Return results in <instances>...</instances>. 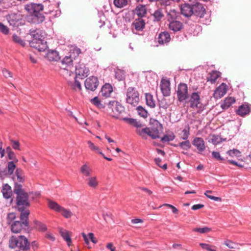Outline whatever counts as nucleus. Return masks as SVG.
Listing matches in <instances>:
<instances>
[{
  "label": "nucleus",
  "mask_w": 251,
  "mask_h": 251,
  "mask_svg": "<svg viewBox=\"0 0 251 251\" xmlns=\"http://www.w3.org/2000/svg\"><path fill=\"white\" fill-rule=\"evenodd\" d=\"M81 53L80 49L75 46L70 48L69 55L66 56L61 61V68L63 74L66 77L71 75V73L74 72V61L77 60L79 54Z\"/></svg>",
  "instance_id": "nucleus-1"
},
{
  "label": "nucleus",
  "mask_w": 251,
  "mask_h": 251,
  "mask_svg": "<svg viewBox=\"0 0 251 251\" xmlns=\"http://www.w3.org/2000/svg\"><path fill=\"white\" fill-rule=\"evenodd\" d=\"M180 12L182 15L187 18L194 15L202 18L206 14V10L203 5L198 2L193 4L188 3L181 4Z\"/></svg>",
  "instance_id": "nucleus-2"
},
{
  "label": "nucleus",
  "mask_w": 251,
  "mask_h": 251,
  "mask_svg": "<svg viewBox=\"0 0 251 251\" xmlns=\"http://www.w3.org/2000/svg\"><path fill=\"white\" fill-rule=\"evenodd\" d=\"M151 127L137 129L136 130V133L142 138H145L146 135L153 139L159 138L160 134L162 132V125L155 120L151 121Z\"/></svg>",
  "instance_id": "nucleus-3"
},
{
  "label": "nucleus",
  "mask_w": 251,
  "mask_h": 251,
  "mask_svg": "<svg viewBox=\"0 0 251 251\" xmlns=\"http://www.w3.org/2000/svg\"><path fill=\"white\" fill-rule=\"evenodd\" d=\"M30 35L32 40L29 44L31 47L39 51H44L47 48V42L43 40V32L39 29L30 31Z\"/></svg>",
  "instance_id": "nucleus-4"
},
{
  "label": "nucleus",
  "mask_w": 251,
  "mask_h": 251,
  "mask_svg": "<svg viewBox=\"0 0 251 251\" xmlns=\"http://www.w3.org/2000/svg\"><path fill=\"white\" fill-rule=\"evenodd\" d=\"M9 247L11 249H19L22 251H30V244L25 236H12L9 240Z\"/></svg>",
  "instance_id": "nucleus-5"
},
{
  "label": "nucleus",
  "mask_w": 251,
  "mask_h": 251,
  "mask_svg": "<svg viewBox=\"0 0 251 251\" xmlns=\"http://www.w3.org/2000/svg\"><path fill=\"white\" fill-rule=\"evenodd\" d=\"M29 211L25 210L21 212L20 219L21 221H15L11 225V229L12 232L14 233H19L23 230H26L28 227V215Z\"/></svg>",
  "instance_id": "nucleus-6"
},
{
  "label": "nucleus",
  "mask_w": 251,
  "mask_h": 251,
  "mask_svg": "<svg viewBox=\"0 0 251 251\" xmlns=\"http://www.w3.org/2000/svg\"><path fill=\"white\" fill-rule=\"evenodd\" d=\"M14 193L17 194V203L18 210L22 212L25 211L24 207L28 206V195L22 189V186L17 185L14 188Z\"/></svg>",
  "instance_id": "nucleus-7"
},
{
  "label": "nucleus",
  "mask_w": 251,
  "mask_h": 251,
  "mask_svg": "<svg viewBox=\"0 0 251 251\" xmlns=\"http://www.w3.org/2000/svg\"><path fill=\"white\" fill-rule=\"evenodd\" d=\"M126 102L131 106H136L139 103L140 98L138 92L133 87H129L126 93Z\"/></svg>",
  "instance_id": "nucleus-8"
},
{
  "label": "nucleus",
  "mask_w": 251,
  "mask_h": 251,
  "mask_svg": "<svg viewBox=\"0 0 251 251\" xmlns=\"http://www.w3.org/2000/svg\"><path fill=\"white\" fill-rule=\"evenodd\" d=\"M74 67V72L75 71V76H79L81 78L88 75L89 70L86 67L85 65L79 61Z\"/></svg>",
  "instance_id": "nucleus-9"
},
{
  "label": "nucleus",
  "mask_w": 251,
  "mask_h": 251,
  "mask_svg": "<svg viewBox=\"0 0 251 251\" xmlns=\"http://www.w3.org/2000/svg\"><path fill=\"white\" fill-rule=\"evenodd\" d=\"M108 106L112 111L110 115L115 118H118L119 115L124 111V107L116 101H110Z\"/></svg>",
  "instance_id": "nucleus-10"
},
{
  "label": "nucleus",
  "mask_w": 251,
  "mask_h": 251,
  "mask_svg": "<svg viewBox=\"0 0 251 251\" xmlns=\"http://www.w3.org/2000/svg\"><path fill=\"white\" fill-rule=\"evenodd\" d=\"M25 10L30 14L38 16V14L44 9V6L42 4L30 3L25 6Z\"/></svg>",
  "instance_id": "nucleus-11"
},
{
  "label": "nucleus",
  "mask_w": 251,
  "mask_h": 251,
  "mask_svg": "<svg viewBox=\"0 0 251 251\" xmlns=\"http://www.w3.org/2000/svg\"><path fill=\"white\" fill-rule=\"evenodd\" d=\"M177 97L178 100L183 101L188 98V87L185 83H180L177 88Z\"/></svg>",
  "instance_id": "nucleus-12"
},
{
  "label": "nucleus",
  "mask_w": 251,
  "mask_h": 251,
  "mask_svg": "<svg viewBox=\"0 0 251 251\" xmlns=\"http://www.w3.org/2000/svg\"><path fill=\"white\" fill-rule=\"evenodd\" d=\"M71 76L68 77L65 76L68 80V85L72 89L75 91H76L77 90L80 91L81 90V84L76 80V76H75L74 72H73V74L71 73Z\"/></svg>",
  "instance_id": "nucleus-13"
},
{
  "label": "nucleus",
  "mask_w": 251,
  "mask_h": 251,
  "mask_svg": "<svg viewBox=\"0 0 251 251\" xmlns=\"http://www.w3.org/2000/svg\"><path fill=\"white\" fill-rule=\"evenodd\" d=\"M98 85V79L96 76H90L87 78L85 81V86L88 90L94 91L97 89Z\"/></svg>",
  "instance_id": "nucleus-14"
},
{
  "label": "nucleus",
  "mask_w": 251,
  "mask_h": 251,
  "mask_svg": "<svg viewBox=\"0 0 251 251\" xmlns=\"http://www.w3.org/2000/svg\"><path fill=\"white\" fill-rule=\"evenodd\" d=\"M160 87L164 96L167 97L170 95L171 89L169 80L162 78L161 80Z\"/></svg>",
  "instance_id": "nucleus-15"
},
{
  "label": "nucleus",
  "mask_w": 251,
  "mask_h": 251,
  "mask_svg": "<svg viewBox=\"0 0 251 251\" xmlns=\"http://www.w3.org/2000/svg\"><path fill=\"white\" fill-rule=\"evenodd\" d=\"M227 90V87L226 84L225 83H222L215 90L213 94V97L217 99H220L226 94Z\"/></svg>",
  "instance_id": "nucleus-16"
},
{
  "label": "nucleus",
  "mask_w": 251,
  "mask_h": 251,
  "mask_svg": "<svg viewBox=\"0 0 251 251\" xmlns=\"http://www.w3.org/2000/svg\"><path fill=\"white\" fill-rule=\"evenodd\" d=\"M192 144L197 148L199 153L203 151L206 148L203 139L201 137H195L192 141Z\"/></svg>",
  "instance_id": "nucleus-17"
},
{
  "label": "nucleus",
  "mask_w": 251,
  "mask_h": 251,
  "mask_svg": "<svg viewBox=\"0 0 251 251\" xmlns=\"http://www.w3.org/2000/svg\"><path fill=\"white\" fill-rule=\"evenodd\" d=\"M190 103L192 108H201L200 97L198 93L194 92L192 94Z\"/></svg>",
  "instance_id": "nucleus-18"
},
{
  "label": "nucleus",
  "mask_w": 251,
  "mask_h": 251,
  "mask_svg": "<svg viewBox=\"0 0 251 251\" xmlns=\"http://www.w3.org/2000/svg\"><path fill=\"white\" fill-rule=\"evenodd\" d=\"M183 27V24L180 21L173 20L168 24V27L170 30L176 32L180 31Z\"/></svg>",
  "instance_id": "nucleus-19"
},
{
  "label": "nucleus",
  "mask_w": 251,
  "mask_h": 251,
  "mask_svg": "<svg viewBox=\"0 0 251 251\" xmlns=\"http://www.w3.org/2000/svg\"><path fill=\"white\" fill-rule=\"evenodd\" d=\"M251 109L248 104H244L240 105L236 110V113L242 117H243L250 112Z\"/></svg>",
  "instance_id": "nucleus-20"
},
{
  "label": "nucleus",
  "mask_w": 251,
  "mask_h": 251,
  "mask_svg": "<svg viewBox=\"0 0 251 251\" xmlns=\"http://www.w3.org/2000/svg\"><path fill=\"white\" fill-rule=\"evenodd\" d=\"M113 92V88L109 83L105 84L101 90V95L105 98L109 97Z\"/></svg>",
  "instance_id": "nucleus-21"
},
{
  "label": "nucleus",
  "mask_w": 251,
  "mask_h": 251,
  "mask_svg": "<svg viewBox=\"0 0 251 251\" xmlns=\"http://www.w3.org/2000/svg\"><path fill=\"white\" fill-rule=\"evenodd\" d=\"M170 39V35L167 32H161L158 36V42L161 44L169 42Z\"/></svg>",
  "instance_id": "nucleus-22"
},
{
  "label": "nucleus",
  "mask_w": 251,
  "mask_h": 251,
  "mask_svg": "<svg viewBox=\"0 0 251 251\" xmlns=\"http://www.w3.org/2000/svg\"><path fill=\"white\" fill-rule=\"evenodd\" d=\"M1 191L3 197L6 199L10 198L12 196V191L11 188L7 184H6L3 186Z\"/></svg>",
  "instance_id": "nucleus-23"
},
{
  "label": "nucleus",
  "mask_w": 251,
  "mask_h": 251,
  "mask_svg": "<svg viewBox=\"0 0 251 251\" xmlns=\"http://www.w3.org/2000/svg\"><path fill=\"white\" fill-rule=\"evenodd\" d=\"M47 57L50 61H57L60 58L58 52L55 50L49 51L47 54Z\"/></svg>",
  "instance_id": "nucleus-24"
},
{
  "label": "nucleus",
  "mask_w": 251,
  "mask_h": 251,
  "mask_svg": "<svg viewBox=\"0 0 251 251\" xmlns=\"http://www.w3.org/2000/svg\"><path fill=\"white\" fill-rule=\"evenodd\" d=\"M69 232L66 230L61 229L60 230V233L62 238L66 241L68 245L70 246L72 244V240L70 238Z\"/></svg>",
  "instance_id": "nucleus-25"
},
{
  "label": "nucleus",
  "mask_w": 251,
  "mask_h": 251,
  "mask_svg": "<svg viewBox=\"0 0 251 251\" xmlns=\"http://www.w3.org/2000/svg\"><path fill=\"white\" fill-rule=\"evenodd\" d=\"M221 76V73L214 71L209 74V76L207 78V81H210L211 83H214L216 80Z\"/></svg>",
  "instance_id": "nucleus-26"
},
{
  "label": "nucleus",
  "mask_w": 251,
  "mask_h": 251,
  "mask_svg": "<svg viewBox=\"0 0 251 251\" xmlns=\"http://www.w3.org/2000/svg\"><path fill=\"white\" fill-rule=\"evenodd\" d=\"M145 97L147 104L151 108H154L155 107V101L153 96L150 93H146Z\"/></svg>",
  "instance_id": "nucleus-27"
},
{
  "label": "nucleus",
  "mask_w": 251,
  "mask_h": 251,
  "mask_svg": "<svg viewBox=\"0 0 251 251\" xmlns=\"http://www.w3.org/2000/svg\"><path fill=\"white\" fill-rule=\"evenodd\" d=\"M80 172L83 176L87 177L90 176L92 170L87 164H85L81 167Z\"/></svg>",
  "instance_id": "nucleus-28"
},
{
  "label": "nucleus",
  "mask_w": 251,
  "mask_h": 251,
  "mask_svg": "<svg viewBox=\"0 0 251 251\" xmlns=\"http://www.w3.org/2000/svg\"><path fill=\"white\" fill-rule=\"evenodd\" d=\"M135 13L139 17H144L147 13L146 6L144 5H139L135 9Z\"/></svg>",
  "instance_id": "nucleus-29"
},
{
  "label": "nucleus",
  "mask_w": 251,
  "mask_h": 251,
  "mask_svg": "<svg viewBox=\"0 0 251 251\" xmlns=\"http://www.w3.org/2000/svg\"><path fill=\"white\" fill-rule=\"evenodd\" d=\"M235 102V99L234 98L227 97L225 100L224 103L221 105V107L224 109H227Z\"/></svg>",
  "instance_id": "nucleus-30"
},
{
  "label": "nucleus",
  "mask_w": 251,
  "mask_h": 251,
  "mask_svg": "<svg viewBox=\"0 0 251 251\" xmlns=\"http://www.w3.org/2000/svg\"><path fill=\"white\" fill-rule=\"evenodd\" d=\"M7 19L10 25H15L19 20V16L15 13H11L7 16Z\"/></svg>",
  "instance_id": "nucleus-31"
},
{
  "label": "nucleus",
  "mask_w": 251,
  "mask_h": 251,
  "mask_svg": "<svg viewBox=\"0 0 251 251\" xmlns=\"http://www.w3.org/2000/svg\"><path fill=\"white\" fill-rule=\"evenodd\" d=\"M87 183L90 187L96 188L99 184L96 176H92L87 179Z\"/></svg>",
  "instance_id": "nucleus-32"
},
{
  "label": "nucleus",
  "mask_w": 251,
  "mask_h": 251,
  "mask_svg": "<svg viewBox=\"0 0 251 251\" xmlns=\"http://www.w3.org/2000/svg\"><path fill=\"white\" fill-rule=\"evenodd\" d=\"M177 12L175 9H171L168 12H167L166 17L168 21L170 22L173 20H175V19L177 17Z\"/></svg>",
  "instance_id": "nucleus-33"
},
{
  "label": "nucleus",
  "mask_w": 251,
  "mask_h": 251,
  "mask_svg": "<svg viewBox=\"0 0 251 251\" xmlns=\"http://www.w3.org/2000/svg\"><path fill=\"white\" fill-rule=\"evenodd\" d=\"M180 138L182 140H187L190 135V127L186 126L179 134Z\"/></svg>",
  "instance_id": "nucleus-34"
},
{
  "label": "nucleus",
  "mask_w": 251,
  "mask_h": 251,
  "mask_svg": "<svg viewBox=\"0 0 251 251\" xmlns=\"http://www.w3.org/2000/svg\"><path fill=\"white\" fill-rule=\"evenodd\" d=\"M49 207L57 212H60L63 207L59 205L57 202L50 201H49Z\"/></svg>",
  "instance_id": "nucleus-35"
},
{
  "label": "nucleus",
  "mask_w": 251,
  "mask_h": 251,
  "mask_svg": "<svg viewBox=\"0 0 251 251\" xmlns=\"http://www.w3.org/2000/svg\"><path fill=\"white\" fill-rule=\"evenodd\" d=\"M49 207L57 212H60L63 207L59 205L57 202L50 201H49Z\"/></svg>",
  "instance_id": "nucleus-36"
},
{
  "label": "nucleus",
  "mask_w": 251,
  "mask_h": 251,
  "mask_svg": "<svg viewBox=\"0 0 251 251\" xmlns=\"http://www.w3.org/2000/svg\"><path fill=\"white\" fill-rule=\"evenodd\" d=\"M154 20L159 21L164 17V14L162 9L159 8L155 10L153 14Z\"/></svg>",
  "instance_id": "nucleus-37"
},
{
  "label": "nucleus",
  "mask_w": 251,
  "mask_h": 251,
  "mask_svg": "<svg viewBox=\"0 0 251 251\" xmlns=\"http://www.w3.org/2000/svg\"><path fill=\"white\" fill-rule=\"evenodd\" d=\"M135 28L137 30H142L145 26V23L142 19L135 20L133 23Z\"/></svg>",
  "instance_id": "nucleus-38"
},
{
  "label": "nucleus",
  "mask_w": 251,
  "mask_h": 251,
  "mask_svg": "<svg viewBox=\"0 0 251 251\" xmlns=\"http://www.w3.org/2000/svg\"><path fill=\"white\" fill-rule=\"evenodd\" d=\"M184 141L180 142L178 146L183 150H188L191 148L190 141L188 140H184Z\"/></svg>",
  "instance_id": "nucleus-39"
},
{
  "label": "nucleus",
  "mask_w": 251,
  "mask_h": 251,
  "mask_svg": "<svg viewBox=\"0 0 251 251\" xmlns=\"http://www.w3.org/2000/svg\"><path fill=\"white\" fill-rule=\"evenodd\" d=\"M226 154L231 157H239L241 156V152L237 149L230 150Z\"/></svg>",
  "instance_id": "nucleus-40"
},
{
  "label": "nucleus",
  "mask_w": 251,
  "mask_h": 251,
  "mask_svg": "<svg viewBox=\"0 0 251 251\" xmlns=\"http://www.w3.org/2000/svg\"><path fill=\"white\" fill-rule=\"evenodd\" d=\"M87 144L88 145L89 148L91 151L100 154H102V152L100 151L99 148L98 146H95L91 141H88L87 142Z\"/></svg>",
  "instance_id": "nucleus-41"
},
{
  "label": "nucleus",
  "mask_w": 251,
  "mask_h": 251,
  "mask_svg": "<svg viewBox=\"0 0 251 251\" xmlns=\"http://www.w3.org/2000/svg\"><path fill=\"white\" fill-rule=\"evenodd\" d=\"M114 5L118 8H122L127 4V0H114Z\"/></svg>",
  "instance_id": "nucleus-42"
},
{
  "label": "nucleus",
  "mask_w": 251,
  "mask_h": 251,
  "mask_svg": "<svg viewBox=\"0 0 251 251\" xmlns=\"http://www.w3.org/2000/svg\"><path fill=\"white\" fill-rule=\"evenodd\" d=\"M125 76L126 75L125 71L120 69H117L115 71V77L119 80H123L125 78Z\"/></svg>",
  "instance_id": "nucleus-43"
},
{
  "label": "nucleus",
  "mask_w": 251,
  "mask_h": 251,
  "mask_svg": "<svg viewBox=\"0 0 251 251\" xmlns=\"http://www.w3.org/2000/svg\"><path fill=\"white\" fill-rule=\"evenodd\" d=\"M35 228L40 231H45L47 229L46 226L41 222H35Z\"/></svg>",
  "instance_id": "nucleus-44"
},
{
  "label": "nucleus",
  "mask_w": 251,
  "mask_h": 251,
  "mask_svg": "<svg viewBox=\"0 0 251 251\" xmlns=\"http://www.w3.org/2000/svg\"><path fill=\"white\" fill-rule=\"evenodd\" d=\"M212 157L216 159L217 160H218L219 161H223L224 160H225L226 159H228V157H226L225 158L223 157H222L220 154V152H218V151H213L212 152Z\"/></svg>",
  "instance_id": "nucleus-45"
},
{
  "label": "nucleus",
  "mask_w": 251,
  "mask_h": 251,
  "mask_svg": "<svg viewBox=\"0 0 251 251\" xmlns=\"http://www.w3.org/2000/svg\"><path fill=\"white\" fill-rule=\"evenodd\" d=\"M13 40L14 42L19 44L22 47H24L25 45V42L22 40L20 37L17 36L16 34H14L12 36Z\"/></svg>",
  "instance_id": "nucleus-46"
},
{
  "label": "nucleus",
  "mask_w": 251,
  "mask_h": 251,
  "mask_svg": "<svg viewBox=\"0 0 251 251\" xmlns=\"http://www.w3.org/2000/svg\"><path fill=\"white\" fill-rule=\"evenodd\" d=\"M60 213L66 218H69L73 215V213L70 210L64 207H62Z\"/></svg>",
  "instance_id": "nucleus-47"
},
{
  "label": "nucleus",
  "mask_w": 251,
  "mask_h": 251,
  "mask_svg": "<svg viewBox=\"0 0 251 251\" xmlns=\"http://www.w3.org/2000/svg\"><path fill=\"white\" fill-rule=\"evenodd\" d=\"M175 135L173 133L170 134L164 135L161 139L162 142H168L173 141L175 138Z\"/></svg>",
  "instance_id": "nucleus-48"
},
{
  "label": "nucleus",
  "mask_w": 251,
  "mask_h": 251,
  "mask_svg": "<svg viewBox=\"0 0 251 251\" xmlns=\"http://www.w3.org/2000/svg\"><path fill=\"white\" fill-rule=\"evenodd\" d=\"M225 245L229 249H239L238 245L230 241H227L225 242Z\"/></svg>",
  "instance_id": "nucleus-49"
},
{
  "label": "nucleus",
  "mask_w": 251,
  "mask_h": 251,
  "mask_svg": "<svg viewBox=\"0 0 251 251\" xmlns=\"http://www.w3.org/2000/svg\"><path fill=\"white\" fill-rule=\"evenodd\" d=\"M194 232H198L201 233H207L211 231V229L208 227H204L202 228H195L193 229Z\"/></svg>",
  "instance_id": "nucleus-50"
},
{
  "label": "nucleus",
  "mask_w": 251,
  "mask_h": 251,
  "mask_svg": "<svg viewBox=\"0 0 251 251\" xmlns=\"http://www.w3.org/2000/svg\"><path fill=\"white\" fill-rule=\"evenodd\" d=\"M137 110L138 112V114L141 116L146 118L148 116V112L142 106H139L137 107Z\"/></svg>",
  "instance_id": "nucleus-51"
},
{
  "label": "nucleus",
  "mask_w": 251,
  "mask_h": 251,
  "mask_svg": "<svg viewBox=\"0 0 251 251\" xmlns=\"http://www.w3.org/2000/svg\"><path fill=\"white\" fill-rule=\"evenodd\" d=\"M212 192V191L207 190L205 192L204 195L207 198H208L209 199L212 200L213 201H222V199L220 197H215V196H213L208 195V194L211 193Z\"/></svg>",
  "instance_id": "nucleus-52"
},
{
  "label": "nucleus",
  "mask_w": 251,
  "mask_h": 251,
  "mask_svg": "<svg viewBox=\"0 0 251 251\" xmlns=\"http://www.w3.org/2000/svg\"><path fill=\"white\" fill-rule=\"evenodd\" d=\"M15 163L16 162L14 161H10L8 163L7 168L10 174H12L16 168Z\"/></svg>",
  "instance_id": "nucleus-53"
},
{
  "label": "nucleus",
  "mask_w": 251,
  "mask_h": 251,
  "mask_svg": "<svg viewBox=\"0 0 251 251\" xmlns=\"http://www.w3.org/2000/svg\"><path fill=\"white\" fill-rule=\"evenodd\" d=\"M200 246L203 249L206 250L208 251H216L215 250L212 248H215V247L214 246H211L205 243H200Z\"/></svg>",
  "instance_id": "nucleus-54"
},
{
  "label": "nucleus",
  "mask_w": 251,
  "mask_h": 251,
  "mask_svg": "<svg viewBox=\"0 0 251 251\" xmlns=\"http://www.w3.org/2000/svg\"><path fill=\"white\" fill-rule=\"evenodd\" d=\"M16 176L17 180L19 182H23L24 180V176L22 171L21 170L17 169L16 171Z\"/></svg>",
  "instance_id": "nucleus-55"
},
{
  "label": "nucleus",
  "mask_w": 251,
  "mask_h": 251,
  "mask_svg": "<svg viewBox=\"0 0 251 251\" xmlns=\"http://www.w3.org/2000/svg\"><path fill=\"white\" fill-rule=\"evenodd\" d=\"M210 140L214 145H217L220 142V139L218 136L213 135L210 136Z\"/></svg>",
  "instance_id": "nucleus-56"
},
{
  "label": "nucleus",
  "mask_w": 251,
  "mask_h": 251,
  "mask_svg": "<svg viewBox=\"0 0 251 251\" xmlns=\"http://www.w3.org/2000/svg\"><path fill=\"white\" fill-rule=\"evenodd\" d=\"M11 146L14 150H21L20 144L19 141L16 140H11Z\"/></svg>",
  "instance_id": "nucleus-57"
},
{
  "label": "nucleus",
  "mask_w": 251,
  "mask_h": 251,
  "mask_svg": "<svg viewBox=\"0 0 251 251\" xmlns=\"http://www.w3.org/2000/svg\"><path fill=\"white\" fill-rule=\"evenodd\" d=\"M2 72L3 76L6 78L12 77V74L9 71L5 69H2Z\"/></svg>",
  "instance_id": "nucleus-58"
},
{
  "label": "nucleus",
  "mask_w": 251,
  "mask_h": 251,
  "mask_svg": "<svg viewBox=\"0 0 251 251\" xmlns=\"http://www.w3.org/2000/svg\"><path fill=\"white\" fill-rule=\"evenodd\" d=\"M8 158L9 159L12 160V161L17 162L18 159L16 157L15 153L12 151H10L8 154Z\"/></svg>",
  "instance_id": "nucleus-59"
},
{
  "label": "nucleus",
  "mask_w": 251,
  "mask_h": 251,
  "mask_svg": "<svg viewBox=\"0 0 251 251\" xmlns=\"http://www.w3.org/2000/svg\"><path fill=\"white\" fill-rule=\"evenodd\" d=\"M162 206H167L168 207L171 208L172 209L173 213H174L175 214H177L178 212V209L176 207L173 206V205L168 204V203H165V204H163L162 205L160 206V207Z\"/></svg>",
  "instance_id": "nucleus-60"
},
{
  "label": "nucleus",
  "mask_w": 251,
  "mask_h": 251,
  "mask_svg": "<svg viewBox=\"0 0 251 251\" xmlns=\"http://www.w3.org/2000/svg\"><path fill=\"white\" fill-rule=\"evenodd\" d=\"M0 31L5 34L8 33L7 27L1 23H0Z\"/></svg>",
  "instance_id": "nucleus-61"
},
{
  "label": "nucleus",
  "mask_w": 251,
  "mask_h": 251,
  "mask_svg": "<svg viewBox=\"0 0 251 251\" xmlns=\"http://www.w3.org/2000/svg\"><path fill=\"white\" fill-rule=\"evenodd\" d=\"M133 126L136 127L137 128V129H142L141 127H143L144 125L142 123L136 120Z\"/></svg>",
  "instance_id": "nucleus-62"
},
{
  "label": "nucleus",
  "mask_w": 251,
  "mask_h": 251,
  "mask_svg": "<svg viewBox=\"0 0 251 251\" xmlns=\"http://www.w3.org/2000/svg\"><path fill=\"white\" fill-rule=\"evenodd\" d=\"M123 120L126 122L127 123L133 126L136 119H134L132 118H123Z\"/></svg>",
  "instance_id": "nucleus-63"
},
{
  "label": "nucleus",
  "mask_w": 251,
  "mask_h": 251,
  "mask_svg": "<svg viewBox=\"0 0 251 251\" xmlns=\"http://www.w3.org/2000/svg\"><path fill=\"white\" fill-rule=\"evenodd\" d=\"M88 236L89 238H90V240L94 244H96L97 243L98 241L97 239L94 237V235L93 233H89L88 234Z\"/></svg>",
  "instance_id": "nucleus-64"
}]
</instances>
